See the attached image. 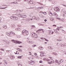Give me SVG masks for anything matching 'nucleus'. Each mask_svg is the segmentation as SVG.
I'll return each instance as SVG.
<instances>
[{"mask_svg":"<svg viewBox=\"0 0 66 66\" xmlns=\"http://www.w3.org/2000/svg\"><path fill=\"white\" fill-rule=\"evenodd\" d=\"M33 0H24V1H27L28 3V4H32V6H34L35 4V2H32V1Z\"/></svg>","mask_w":66,"mask_h":66,"instance_id":"nucleus-1","label":"nucleus"},{"mask_svg":"<svg viewBox=\"0 0 66 66\" xmlns=\"http://www.w3.org/2000/svg\"><path fill=\"white\" fill-rule=\"evenodd\" d=\"M7 34V35H8V36L9 37H12V36H14L15 34L14 32H10V33L7 32L6 33Z\"/></svg>","mask_w":66,"mask_h":66,"instance_id":"nucleus-2","label":"nucleus"},{"mask_svg":"<svg viewBox=\"0 0 66 66\" xmlns=\"http://www.w3.org/2000/svg\"><path fill=\"white\" fill-rule=\"evenodd\" d=\"M31 36L32 37H33L35 38L38 37V35L34 33H31Z\"/></svg>","mask_w":66,"mask_h":66,"instance_id":"nucleus-3","label":"nucleus"},{"mask_svg":"<svg viewBox=\"0 0 66 66\" xmlns=\"http://www.w3.org/2000/svg\"><path fill=\"white\" fill-rule=\"evenodd\" d=\"M31 36L32 37H33L35 38L38 37V35L34 33H31Z\"/></svg>","mask_w":66,"mask_h":66,"instance_id":"nucleus-4","label":"nucleus"},{"mask_svg":"<svg viewBox=\"0 0 66 66\" xmlns=\"http://www.w3.org/2000/svg\"><path fill=\"white\" fill-rule=\"evenodd\" d=\"M28 34L29 33L28 32V31L27 30H24L22 31V34L23 35H25V34L28 35Z\"/></svg>","mask_w":66,"mask_h":66,"instance_id":"nucleus-5","label":"nucleus"},{"mask_svg":"<svg viewBox=\"0 0 66 66\" xmlns=\"http://www.w3.org/2000/svg\"><path fill=\"white\" fill-rule=\"evenodd\" d=\"M11 42H14V43H15V44H19L22 43V42H20L18 41H16L15 40H11Z\"/></svg>","mask_w":66,"mask_h":66,"instance_id":"nucleus-6","label":"nucleus"},{"mask_svg":"<svg viewBox=\"0 0 66 66\" xmlns=\"http://www.w3.org/2000/svg\"><path fill=\"white\" fill-rule=\"evenodd\" d=\"M10 18L12 19H14L15 20H18V18L16 17L15 16H11L10 17Z\"/></svg>","mask_w":66,"mask_h":66,"instance_id":"nucleus-7","label":"nucleus"},{"mask_svg":"<svg viewBox=\"0 0 66 66\" xmlns=\"http://www.w3.org/2000/svg\"><path fill=\"white\" fill-rule=\"evenodd\" d=\"M54 10L55 11H59L60 10V9L59 7H55L54 8Z\"/></svg>","mask_w":66,"mask_h":66,"instance_id":"nucleus-8","label":"nucleus"},{"mask_svg":"<svg viewBox=\"0 0 66 66\" xmlns=\"http://www.w3.org/2000/svg\"><path fill=\"white\" fill-rule=\"evenodd\" d=\"M32 18L34 19H35L36 20H39V18L38 17L37 18H36V17L35 16H32Z\"/></svg>","mask_w":66,"mask_h":66,"instance_id":"nucleus-9","label":"nucleus"},{"mask_svg":"<svg viewBox=\"0 0 66 66\" xmlns=\"http://www.w3.org/2000/svg\"><path fill=\"white\" fill-rule=\"evenodd\" d=\"M28 63L30 65H33L34 64V62L33 61H28Z\"/></svg>","mask_w":66,"mask_h":66,"instance_id":"nucleus-10","label":"nucleus"},{"mask_svg":"<svg viewBox=\"0 0 66 66\" xmlns=\"http://www.w3.org/2000/svg\"><path fill=\"white\" fill-rule=\"evenodd\" d=\"M42 30V32L43 33H44V31L43 30V29H39V30H37L36 31V32L37 33H38H38H42V32H38V31H41Z\"/></svg>","mask_w":66,"mask_h":66,"instance_id":"nucleus-11","label":"nucleus"},{"mask_svg":"<svg viewBox=\"0 0 66 66\" xmlns=\"http://www.w3.org/2000/svg\"><path fill=\"white\" fill-rule=\"evenodd\" d=\"M66 11H64L63 12V16L64 17H65V15H66Z\"/></svg>","mask_w":66,"mask_h":66,"instance_id":"nucleus-12","label":"nucleus"},{"mask_svg":"<svg viewBox=\"0 0 66 66\" xmlns=\"http://www.w3.org/2000/svg\"><path fill=\"white\" fill-rule=\"evenodd\" d=\"M48 13H49V15H50V16H53V14H52V13H51L50 12H49Z\"/></svg>","mask_w":66,"mask_h":66,"instance_id":"nucleus-13","label":"nucleus"},{"mask_svg":"<svg viewBox=\"0 0 66 66\" xmlns=\"http://www.w3.org/2000/svg\"><path fill=\"white\" fill-rule=\"evenodd\" d=\"M53 16H55V17H57V14L56 13L54 12V13Z\"/></svg>","mask_w":66,"mask_h":66,"instance_id":"nucleus-14","label":"nucleus"},{"mask_svg":"<svg viewBox=\"0 0 66 66\" xmlns=\"http://www.w3.org/2000/svg\"><path fill=\"white\" fill-rule=\"evenodd\" d=\"M39 48L40 50H43L44 49V48L43 47H42L41 46H39Z\"/></svg>","mask_w":66,"mask_h":66,"instance_id":"nucleus-15","label":"nucleus"},{"mask_svg":"<svg viewBox=\"0 0 66 66\" xmlns=\"http://www.w3.org/2000/svg\"><path fill=\"white\" fill-rule=\"evenodd\" d=\"M56 19H59V20H60L61 21H63V22H64V20H62V19H60V18H56Z\"/></svg>","mask_w":66,"mask_h":66,"instance_id":"nucleus-16","label":"nucleus"},{"mask_svg":"<svg viewBox=\"0 0 66 66\" xmlns=\"http://www.w3.org/2000/svg\"><path fill=\"white\" fill-rule=\"evenodd\" d=\"M10 57L11 59H13L14 58V56L13 55H11L10 56Z\"/></svg>","mask_w":66,"mask_h":66,"instance_id":"nucleus-17","label":"nucleus"},{"mask_svg":"<svg viewBox=\"0 0 66 66\" xmlns=\"http://www.w3.org/2000/svg\"><path fill=\"white\" fill-rule=\"evenodd\" d=\"M3 28H4V29H7V26L5 25H3Z\"/></svg>","mask_w":66,"mask_h":66,"instance_id":"nucleus-18","label":"nucleus"},{"mask_svg":"<svg viewBox=\"0 0 66 66\" xmlns=\"http://www.w3.org/2000/svg\"><path fill=\"white\" fill-rule=\"evenodd\" d=\"M5 43L6 44H10V41H7V40H6V41Z\"/></svg>","mask_w":66,"mask_h":66,"instance_id":"nucleus-19","label":"nucleus"},{"mask_svg":"<svg viewBox=\"0 0 66 66\" xmlns=\"http://www.w3.org/2000/svg\"><path fill=\"white\" fill-rule=\"evenodd\" d=\"M17 2H12L11 3V4H12V3L13 4H18Z\"/></svg>","mask_w":66,"mask_h":66,"instance_id":"nucleus-20","label":"nucleus"},{"mask_svg":"<svg viewBox=\"0 0 66 66\" xmlns=\"http://www.w3.org/2000/svg\"><path fill=\"white\" fill-rule=\"evenodd\" d=\"M48 35H50V34H51V31H50V30L48 31Z\"/></svg>","mask_w":66,"mask_h":66,"instance_id":"nucleus-21","label":"nucleus"},{"mask_svg":"<svg viewBox=\"0 0 66 66\" xmlns=\"http://www.w3.org/2000/svg\"><path fill=\"white\" fill-rule=\"evenodd\" d=\"M27 17V15H22V17L23 18H26Z\"/></svg>","mask_w":66,"mask_h":66,"instance_id":"nucleus-22","label":"nucleus"},{"mask_svg":"<svg viewBox=\"0 0 66 66\" xmlns=\"http://www.w3.org/2000/svg\"><path fill=\"white\" fill-rule=\"evenodd\" d=\"M48 48V49H50L51 50H53V48L51 47L50 46H49Z\"/></svg>","mask_w":66,"mask_h":66,"instance_id":"nucleus-23","label":"nucleus"},{"mask_svg":"<svg viewBox=\"0 0 66 66\" xmlns=\"http://www.w3.org/2000/svg\"><path fill=\"white\" fill-rule=\"evenodd\" d=\"M34 54L35 55H36L35 57H38V56L37 55V54L36 53H34Z\"/></svg>","mask_w":66,"mask_h":66,"instance_id":"nucleus-24","label":"nucleus"},{"mask_svg":"<svg viewBox=\"0 0 66 66\" xmlns=\"http://www.w3.org/2000/svg\"><path fill=\"white\" fill-rule=\"evenodd\" d=\"M17 16H18V17H22V15H21V14L17 15Z\"/></svg>","mask_w":66,"mask_h":66,"instance_id":"nucleus-25","label":"nucleus"},{"mask_svg":"<svg viewBox=\"0 0 66 66\" xmlns=\"http://www.w3.org/2000/svg\"><path fill=\"white\" fill-rule=\"evenodd\" d=\"M37 8L38 9V10H39V9H44V8L43 7H38V8Z\"/></svg>","mask_w":66,"mask_h":66,"instance_id":"nucleus-26","label":"nucleus"},{"mask_svg":"<svg viewBox=\"0 0 66 66\" xmlns=\"http://www.w3.org/2000/svg\"><path fill=\"white\" fill-rule=\"evenodd\" d=\"M40 53H41V54H44L45 52H43V51H42V52H40Z\"/></svg>","mask_w":66,"mask_h":66,"instance_id":"nucleus-27","label":"nucleus"},{"mask_svg":"<svg viewBox=\"0 0 66 66\" xmlns=\"http://www.w3.org/2000/svg\"><path fill=\"white\" fill-rule=\"evenodd\" d=\"M31 29H33V28L34 27H34V25H32L31 26Z\"/></svg>","mask_w":66,"mask_h":66,"instance_id":"nucleus-28","label":"nucleus"},{"mask_svg":"<svg viewBox=\"0 0 66 66\" xmlns=\"http://www.w3.org/2000/svg\"><path fill=\"white\" fill-rule=\"evenodd\" d=\"M60 46L61 47H64V45H63L62 44H60Z\"/></svg>","mask_w":66,"mask_h":66,"instance_id":"nucleus-29","label":"nucleus"},{"mask_svg":"<svg viewBox=\"0 0 66 66\" xmlns=\"http://www.w3.org/2000/svg\"><path fill=\"white\" fill-rule=\"evenodd\" d=\"M7 62H4V64L5 65H7Z\"/></svg>","mask_w":66,"mask_h":66,"instance_id":"nucleus-30","label":"nucleus"},{"mask_svg":"<svg viewBox=\"0 0 66 66\" xmlns=\"http://www.w3.org/2000/svg\"><path fill=\"white\" fill-rule=\"evenodd\" d=\"M21 57H22V56H19L18 57V59H21Z\"/></svg>","mask_w":66,"mask_h":66,"instance_id":"nucleus-31","label":"nucleus"},{"mask_svg":"<svg viewBox=\"0 0 66 66\" xmlns=\"http://www.w3.org/2000/svg\"><path fill=\"white\" fill-rule=\"evenodd\" d=\"M53 18H51L50 19V20H51V21H53Z\"/></svg>","mask_w":66,"mask_h":66,"instance_id":"nucleus-32","label":"nucleus"},{"mask_svg":"<svg viewBox=\"0 0 66 66\" xmlns=\"http://www.w3.org/2000/svg\"><path fill=\"white\" fill-rule=\"evenodd\" d=\"M37 3H38L39 4H40V5H43V4L40 3V2H37Z\"/></svg>","mask_w":66,"mask_h":66,"instance_id":"nucleus-33","label":"nucleus"},{"mask_svg":"<svg viewBox=\"0 0 66 66\" xmlns=\"http://www.w3.org/2000/svg\"><path fill=\"white\" fill-rule=\"evenodd\" d=\"M55 62L56 63H58V62H57V60H56L55 61Z\"/></svg>","mask_w":66,"mask_h":66,"instance_id":"nucleus-34","label":"nucleus"},{"mask_svg":"<svg viewBox=\"0 0 66 66\" xmlns=\"http://www.w3.org/2000/svg\"><path fill=\"white\" fill-rule=\"evenodd\" d=\"M45 61H49V60H48V59L47 58H45Z\"/></svg>","mask_w":66,"mask_h":66,"instance_id":"nucleus-35","label":"nucleus"},{"mask_svg":"<svg viewBox=\"0 0 66 66\" xmlns=\"http://www.w3.org/2000/svg\"><path fill=\"white\" fill-rule=\"evenodd\" d=\"M41 13H43L44 14H45V15H46V12H41Z\"/></svg>","mask_w":66,"mask_h":66,"instance_id":"nucleus-36","label":"nucleus"},{"mask_svg":"<svg viewBox=\"0 0 66 66\" xmlns=\"http://www.w3.org/2000/svg\"><path fill=\"white\" fill-rule=\"evenodd\" d=\"M60 63H62V62H63V60H61L60 61Z\"/></svg>","mask_w":66,"mask_h":66,"instance_id":"nucleus-37","label":"nucleus"},{"mask_svg":"<svg viewBox=\"0 0 66 66\" xmlns=\"http://www.w3.org/2000/svg\"><path fill=\"white\" fill-rule=\"evenodd\" d=\"M11 27H14V26H15V25L14 24H12L11 25Z\"/></svg>","mask_w":66,"mask_h":66,"instance_id":"nucleus-38","label":"nucleus"},{"mask_svg":"<svg viewBox=\"0 0 66 66\" xmlns=\"http://www.w3.org/2000/svg\"><path fill=\"white\" fill-rule=\"evenodd\" d=\"M45 39V40L46 41H47V42H48L49 41V40H47V39H46V38H44Z\"/></svg>","mask_w":66,"mask_h":66,"instance_id":"nucleus-39","label":"nucleus"},{"mask_svg":"<svg viewBox=\"0 0 66 66\" xmlns=\"http://www.w3.org/2000/svg\"><path fill=\"white\" fill-rule=\"evenodd\" d=\"M51 63H54V60H53V61H51Z\"/></svg>","mask_w":66,"mask_h":66,"instance_id":"nucleus-40","label":"nucleus"},{"mask_svg":"<svg viewBox=\"0 0 66 66\" xmlns=\"http://www.w3.org/2000/svg\"><path fill=\"white\" fill-rule=\"evenodd\" d=\"M17 30H18V31H20L21 29H20V28H17Z\"/></svg>","mask_w":66,"mask_h":66,"instance_id":"nucleus-41","label":"nucleus"},{"mask_svg":"<svg viewBox=\"0 0 66 66\" xmlns=\"http://www.w3.org/2000/svg\"><path fill=\"white\" fill-rule=\"evenodd\" d=\"M34 9V7H31L29 8V9Z\"/></svg>","mask_w":66,"mask_h":66,"instance_id":"nucleus-42","label":"nucleus"},{"mask_svg":"<svg viewBox=\"0 0 66 66\" xmlns=\"http://www.w3.org/2000/svg\"><path fill=\"white\" fill-rule=\"evenodd\" d=\"M53 54H54V55H56L57 54L56 53H53Z\"/></svg>","mask_w":66,"mask_h":66,"instance_id":"nucleus-43","label":"nucleus"},{"mask_svg":"<svg viewBox=\"0 0 66 66\" xmlns=\"http://www.w3.org/2000/svg\"><path fill=\"white\" fill-rule=\"evenodd\" d=\"M36 45H32L33 47H36Z\"/></svg>","mask_w":66,"mask_h":66,"instance_id":"nucleus-44","label":"nucleus"},{"mask_svg":"<svg viewBox=\"0 0 66 66\" xmlns=\"http://www.w3.org/2000/svg\"><path fill=\"white\" fill-rule=\"evenodd\" d=\"M2 41H3V42H5H5H6V40L3 39V40H2Z\"/></svg>","mask_w":66,"mask_h":66,"instance_id":"nucleus-45","label":"nucleus"},{"mask_svg":"<svg viewBox=\"0 0 66 66\" xmlns=\"http://www.w3.org/2000/svg\"><path fill=\"white\" fill-rule=\"evenodd\" d=\"M15 54H19V52H18L16 51V53Z\"/></svg>","mask_w":66,"mask_h":66,"instance_id":"nucleus-46","label":"nucleus"},{"mask_svg":"<svg viewBox=\"0 0 66 66\" xmlns=\"http://www.w3.org/2000/svg\"><path fill=\"white\" fill-rule=\"evenodd\" d=\"M31 20V21H32V20H33V19H29V20H28V21H29V20Z\"/></svg>","mask_w":66,"mask_h":66,"instance_id":"nucleus-47","label":"nucleus"},{"mask_svg":"<svg viewBox=\"0 0 66 66\" xmlns=\"http://www.w3.org/2000/svg\"><path fill=\"white\" fill-rule=\"evenodd\" d=\"M30 43H31V44H33V42L32 41H30Z\"/></svg>","mask_w":66,"mask_h":66,"instance_id":"nucleus-48","label":"nucleus"},{"mask_svg":"<svg viewBox=\"0 0 66 66\" xmlns=\"http://www.w3.org/2000/svg\"><path fill=\"white\" fill-rule=\"evenodd\" d=\"M18 27H21V26L20 25H18Z\"/></svg>","mask_w":66,"mask_h":66,"instance_id":"nucleus-49","label":"nucleus"},{"mask_svg":"<svg viewBox=\"0 0 66 66\" xmlns=\"http://www.w3.org/2000/svg\"><path fill=\"white\" fill-rule=\"evenodd\" d=\"M1 50H2V51H4V50L3 48H2L1 49Z\"/></svg>","mask_w":66,"mask_h":66,"instance_id":"nucleus-50","label":"nucleus"},{"mask_svg":"<svg viewBox=\"0 0 66 66\" xmlns=\"http://www.w3.org/2000/svg\"><path fill=\"white\" fill-rule=\"evenodd\" d=\"M48 64H51V62H48Z\"/></svg>","mask_w":66,"mask_h":66,"instance_id":"nucleus-51","label":"nucleus"},{"mask_svg":"<svg viewBox=\"0 0 66 66\" xmlns=\"http://www.w3.org/2000/svg\"><path fill=\"white\" fill-rule=\"evenodd\" d=\"M57 41H61V40L60 39H57Z\"/></svg>","mask_w":66,"mask_h":66,"instance_id":"nucleus-52","label":"nucleus"},{"mask_svg":"<svg viewBox=\"0 0 66 66\" xmlns=\"http://www.w3.org/2000/svg\"><path fill=\"white\" fill-rule=\"evenodd\" d=\"M19 51L20 52H22V50H21V49H20V50H19Z\"/></svg>","mask_w":66,"mask_h":66,"instance_id":"nucleus-53","label":"nucleus"},{"mask_svg":"<svg viewBox=\"0 0 66 66\" xmlns=\"http://www.w3.org/2000/svg\"><path fill=\"white\" fill-rule=\"evenodd\" d=\"M19 66H21V64H18Z\"/></svg>","mask_w":66,"mask_h":66,"instance_id":"nucleus-54","label":"nucleus"},{"mask_svg":"<svg viewBox=\"0 0 66 66\" xmlns=\"http://www.w3.org/2000/svg\"><path fill=\"white\" fill-rule=\"evenodd\" d=\"M39 63H43V61H39Z\"/></svg>","mask_w":66,"mask_h":66,"instance_id":"nucleus-55","label":"nucleus"},{"mask_svg":"<svg viewBox=\"0 0 66 66\" xmlns=\"http://www.w3.org/2000/svg\"><path fill=\"white\" fill-rule=\"evenodd\" d=\"M30 41H27V43H30Z\"/></svg>","mask_w":66,"mask_h":66,"instance_id":"nucleus-56","label":"nucleus"},{"mask_svg":"<svg viewBox=\"0 0 66 66\" xmlns=\"http://www.w3.org/2000/svg\"><path fill=\"white\" fill-rule=\"evenodd\" d=\"M54 32H55V33H56V32H57V30H54Z\"/></svg>","mask_w":66,"mask_h":66,"instance_id":"nucleus-57","label":"nucleus"},{"mask_svg":"<svg viewBox=\"0 0 66 66\" xmlns=\"http://www.w3.org/2000/svg\"><path fill=\"white\" fill-rule=\"evenodd\" d=\"M3 61L4 62H6V61L5 60H3Z\"/></svg>","mask_w":66,"mask_h":66,"instance_id":"nucleus-58","label":"nucleus"},{"mask_svg":"<svg viewBox=\"0 0 66 66\" xmlns=\"http://www.w3.org/2000/svg\"><path fill=\"white\" fill-rule=\"evenodd\" d=\"M20 48H17V50H18V51H19V50H20Z\"/></svg>","mask_w":66,"mask_h":66,"instance_id":"nucleus-59","label":"nucleus"},{"mask_svg":"<svg viewBox=\"0 0 66 66\" xmlns=\"http://www.w3.org/2000/svg\"><path fill=\"white\" fill-rule=\"evenodd\" d=\"M38 25H39V26H41L42 24L40 23H39L38 24Z\"/></svg>","mask_w":66,"mask_h":66,"instance_id":"nucleus-60","label":"nucleus"},{"mask_svg":"<svg viewBox=\"0 0 66 66\" xmlns=\"http://www.w3.org/2000/svg\"><path fill=\"white\" fill-rule=\"evenodd\" d=\"M19 47H21V48H22V46H19Z\"/></svg>","mask_w":66,"mask_h":66,"instance_id":"nucleus-61","label":"nucleus"},{"mask_svg":"<svg viewBox=\"0 0 66 66\" xmlns=\"http://www.w3.org/2000/svg\"><path fill=\"white\" fill-rule=\"evenodd\" d=\"M1 36H4V35L3 34H2L1 35Z\"/></svg>","mask_w":66,"mask_h":66,"instance_id":"nucleus-62","label":"nucleus"},{"mask_svg":"<svg viewBox=\"0 0 66 66\" xmlns=\"http://www.w3.org/2000/svg\"><path fill=\"white\" fill-rule=\"evenodd\" d=\"M57 30H59V28H57Z\"/></svg>","mask_w":66,"mask_h":66,"instance_id":"nucleus-63","label":"nucleus"},{"mask_svg":"<svg viewBox=\"0 0 66 66\" xmlns=\"http://www.w3.org/2000/svg\"><path fill=\"white\" fill-rule=\"evenodd\" d=\"M59 28H63V27H59Z\"/></svg>","mask_w":66,"mask_h":66,"instance_id":"nucleus-64","label":"nucleus"}]
</instances>
